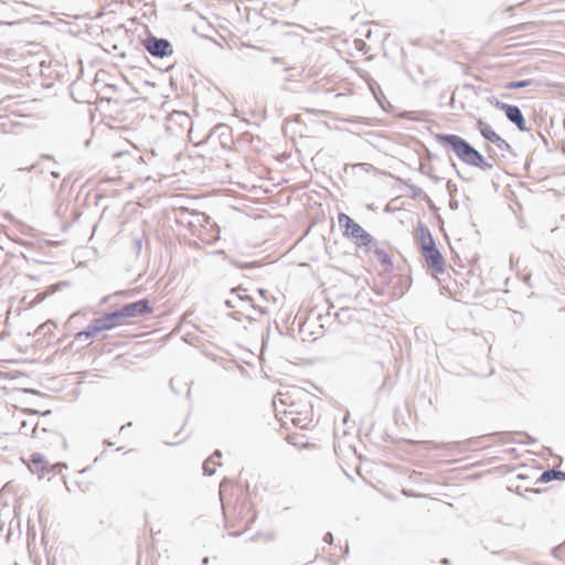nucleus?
Returning a JSON list of instances; mask_svg holds the SVG:
<instances>
[{"instance_id": "nucleus-1", "label": "nucleus", "mask_w": 565, "mask_h": 565, "mask_svg": "<svg viewBox=\"0 0 565 565\" xmlns=\"http://www.w3.org/2000/svg\"><path fill=\"white\" fill-rule=\"evenodd\" d=\"M435 140L444 148L451 150L465 164L478 168L482 171L493 169V163L470 145L465 138L455 134H436Z\"/></svg>"}, {"instance_id": "nucleus-2", "label": "nucleus", "mask_w": 565, "mask_h": 565, "mask_svg": "<svg viewBox=\"0 0 565 565\" xmlns=\"http://www.w3.org/2000/svg\"><path fill=\"white\" fill-rule=\"evenodd\" d=\"M338 221L340 226L344 228V236L354 239V243L359 247L364 246L367 247V249H372L374 238L359 223L344 213L339 214Z\"/></svg>"}, {"instance_id": "nucleus-3", "label": "nucleus", "mask_w": 565, "mask_h": 565, "mask_svg": "<svg viewBox=\"0 0 565 565\" xmlns=\"http://www.w3.org/2000/svg\"><path fill=\"white\" fill-rule=\"evenodd\" d=\"M245 289L242 287H235L232 288L230 294L233 296V298L226 299L224 305L230 309H244L257 312V315L264 316L266 315V310L257 305H255L253 298L248 295L243 294Z\"/></svg>"}, {"instance_id": "nucleus-4", "label": "nucleus", "mask_w": 565, "mask_h": 565, "mask_svg": "<svg viewBox=\"0 0 565 565\" xmlns=\"http://www.w3.org/2000/svg\"><path fill=\"white\" fill-rule=\"evenodd\" d=\"M142 45L153 57L163 58L172 55L173 53V49L169 40L157 38L152 34H149L142 40Z\"/></svg>"}, {"instance_id": "nucleus-5", "label": "nucleus", "mask_w": 565, "mask_h": 565, "mask_svg": "<svg viewBox=\"0 0 565 565\" xmlns=\"http://www.w3.org/2000/svg\"><path fill=\"white\" fill-rule=\"evenodd\" d=\"M476 127L487 141L493 143L502 151L512 152V147L510 143L500 135H498L489 124L479 118L477 119Z\"/></svg>"}, {"instance_id": "nucleus-6", "label": "nucleus", "mask_w": 565, "mask_h": 565, "mask_svg": "<svg viewBox=\"0 0 565 565\" xmlns=\"http://www.w3.org/2000/svg\"><path fill=\"white\" fill-rule=\"evenodd\" d=\"M425 263L431 271L443 274L445 271V259L437 245L422 252Z\"/></svg>"}, {"instance_id": "nucleus-7", "label": "nucleus", "mask_w": 565, "mask_h": 565, "mask_svg": "<svg viewBox=\"0 0 565 565\" xmlns=\"http://www.w3.org/2000/svg\"><path fill=\"white\" fill-rule=\"evenodd\" d=\"M122 313L127 321L137 317H142L152 312V307L148 299H139L134 302L126 303L121 307Z\"/></svg>"}, {"instance_id": "nucleus-8", "label": "nucleus", "mask_w": 565, "mask_h": 565, "mask_svg": "<svg viewBox=\"0 0 565 565\" xmlns=\"http://www.w3.org/2000/svg\"><path fill=\"white\" fill-rule=\"evenodd\" d=\"M499 109L504 111L508 120L514 124L520 131L524 132L530 130V128L526 126V120L519 106L505 104L499 105Z\"/></svg>"}, {"instance_id": "nucleus-9", "label": "nucleus", "mask_w": 565, "mask_h": 565, "mask_svg": "<svg viewBox=\"0 0 565 565\" xmlns=\"http://www.w3.org/2000/svg\"><path fill=\"white\" fill-rule=\"evenodd\" d=\"M209 216L199 211H190L189 209H181L178 213V222L181 224H185L189 227H194L196 225L203 226L206 223Z\"/></svg>"}, {"instance_id": "nucleus-10", "label": "nucleus", "mask_w": 565, "mask_h": 565, "mask_svg": "<svg viewBox=\"0 0 565 565\" xmlns=\"http://www.w3.org/2000/svg\"><path fill=\"white\" fill-rule=\"evenodd\" d=\"M188 124H190V117L185 113L174 111L169 116L166 128L171 135H179Z\"/></svg>"}, {"instance_id": "nucleus-11", "label": "nucleus", "mask_w": 565, "mask_h": 565, "mask_svg": "<svg viewBox=\"0 0 565 565\" xmlns=\"http://www.w3.org/2000/svg\"><path fill=\"white\" fill-rule=\"evenodd\" d=\"M100 319L103 321V327H105L106 331L113 330L116 327L128 323L125 315L122 313L121 308L103 315Z\"/></svg>"}, {"instance_id": "nucleus-12", "label": "nucleus", "mask_w": 565, "mask_h": 565, "mask_svg": "<svg viewBox=\"0 0 565 565\" xmlns=\"http://www.w3.org/2000/svg\"><path fill=\"white\" fill-rule=\"evenodd\" d=\"M106 331L105 327H103V321L100 317L94 319L84 330L77 332L75 334V340L79 341L82 339H89L97 335L100 332Z\"/></svg>"}, {"instance_id": "nucleus-13", "label": "nucleus", "mask_w": 565, "mask_h": 565, "mask_svg": "<svg viewBox=\"0 0 565 565\" xmlns=\"http://www.w3.org/2000/svg\"><path fill=\"white\" fill-rule=\"evenodd\" d=\"M32 473H36L39 478H43L49 472V466L44 456L40 452H34L31 456V463L29 466Z\"/></svg>"}, {"instance_id": "nucleus-14", "label": "nucleus", "mask_w": 565, "mask_h": 565, "mask_svg": "<svg viewBox=\"0 0 565 565\" xmlns=\"http://www.w3.org/2000/svg\"><path fill=\"white\" fill-rule=\"evenodd\" d=\"M417 232L422 252L436 245L435 238L426 225L419 224Z\"/></svg>"}, {"instance_id": "nucleus-15", "label": "nucleus", "mask_w": 565, "mask_h": 565, "mask_svg": "<svg viewBox=\"0 0 565 565\" xmlns=\"http://www.w3.org/2000/svg\"><path fill=\"white\" fill-rule=\"evenodd\" d=\"M554 480L564 481L565 472L556 467L546 469L536 479L535 484L547 483Z\"/></svg>"}, {"instance_id": "nucleus-16", "label": "nucleus", "mask_w": 565, "mask_h": 565, "mask_svg": "<svg viewBox=\"0 0 565 565\" xmlns=\"http://www.w3.org/2000/svg\"><path fill=\"white\" fill-rule=\"evenodd\" d=\"M214 137H217L220 139L221 143H224L223 138L224 139H228V137H230V128H228V126L227 125H223V124L214 126L211 129V131L209 132L206 139H212Z\"/></svg>"}, {"instance_id": "nucleus-17", "label": "nucleus", "mask_w": 565, "mask_h": 565, "mask_svg": "<svg viewBox=\"0 0 565 565\" xmlns=\"http://www.w3.org/2000/svg\"><path fill=\"white\" fill-rule=\"evenodd\" d=\"M19 430H20V434H22L24 436L31 435L32 437H35V438L40 437L39 424L38 423H33L32 420L31 422L23 420L21 423V426H20Z\"/></svg>"}, {"instance_id": "nucleus-18", "label": "nucleus", "mask_w": 565, "mask_h": 565, "mask_svg": "<svg viewBox=\"0 0 565 565\" xmlns=\"http://www.w3.org/2000/svg\"><path fill=\"white\" fill-rule=\"evenodd\" d=\"M405 185L409 190V196L414 200L430 201L429 196L417 185L405 182Z\"/></svg>"}, {"instance_id": "nucleus-19", "label": "nucleus", "mask_w": 565, "mask_h": 565, "mask_svg": "<svg viewBox=\"0 0 565 565\" xmlns=\"http://www.w3.org/2000/svg\"><path fill=\"white\" fill-rule=\"evenodd\" d=\"M376 256L377 260L383 265H392L391 256L383 249L377 246V243L374 241L371 249Z\"/></svg>"}, {"instance_id": "nucleus-20", "label": "nucleus", "mask_w": 565, "mask_h": 565, "mask_svg": "<svg viewBox=\"0 0 565 565\" xmlns=\"http://www.w3.org/2000/svg\"><path fill=\"white\" fill-rule=\"evenodd\" d=\"M533 83H534V81L531 78L530 79H521V81H511V82L505 83L503 85V88L513 90V89L527 87V86L532 85Z\"/></svg>"}, {"instance_id": "nucleus-21", "label": "nucleus", "mask_w": 565, "mask_h": 565, "mask_svg": "<svg viewBox=\"0 0 565 565\" xmlns=\"http://www.w3.org/2000/svg\"><path fill=\"white\" fill-rule=\"evenodd\" d=\"M215 466H220V463L213 460V458H207L203 463L204 475L213 476L215 473Z\"/></svg>"}, {"instance_id": "nucleus-22", "label": "nucleus", "mask_w": 565, "mask_h": 565, "mask_svg": "<svg viewBox=\"0 0 565 565\" xmlns=\"http://www.w3.org/2000/svg\"><path fill=\"white\" fill-rule=\"evenodd\" d=\"M284 71L289 73V74H288V76L286 77V81H287V82H291V81H294V78H295L296 76H301V74H302V73H303V71H305V67H301V70H300V71H297V68H296V67H294V66L285 65V70H284Z\"/></svg>"}, {"instance_id": "nucleus-23", "label": "nucleus", "mask_w": 565, "mask_h": 565, "mask_svg": "<svg viewBox=\"0 0 565 565\" xmlns=\"http://www.w3.org/2000/svg\"><path fill=\"white\" fill-rule=\"evenodd\" d=\"M488 103L490 105H492L493 107L498 108L499 109V105H505L507 103H503L501 100H499L495 96H489L487 98Z\"/></svg>"}, {"instance_id": "nucleus-24", "label": "nucleus", "mask_w": 565, "mask_h": 565, "mask_svg": "<svg viewBox=\"0 0 565 565\" xmlns=\"http://www.w3.org/2000/svg\"><path fill=\"white\" fill-rule=\"evenodd\" d=\"M247 310L244 309H235L233 312L228 313V316L235 320H241V317L245 315Z\"/></svg>"}, {"instance_id": "nucleus-25", "label": "nucleus", "mask_w": 565, "mask_h": 565, "mask_svg": "<svg viewBox=\"0 0 565 565\" xmlns=\"http://www.w3.org/2000/svg\"><path fill=\"white\" fill-rule=\"evenodd\" d=\"M132 243L136 252L139 254L142 248V237H135Z\"/></svg>"}, {"instance_id": "nucleus-26", "label": "nucleus", "mask_w": 565, "mask_h": 565, "mask_svg": "<svg viewBox=\"0 0 565 565\" xmlns=\"http://www.w3.org/2000/svg\"><path fill=\"white\" fill-rule=\"evenodd\" d=\"M513 436H524L529 439L527 444H534L536 440L532 437H530L526 433H522V431H515L513 433Z\"/></svg>"}, {"instance_id": "nucleus-27", "label": "nucleus", "mask_w": 565, "mask_h": 565, "mask_svg": "<svg viewBox=\"0 0 565 565\" xmlns=\"http://www.w3.org/2000/svg\"><path fill=\"white\" fill-rule=\"evenodd\" d=\"M323 542H326L327 544H332L333 543V535L331 532H327L323 536Z\"/></svg>"}, {"instance_id": "nucleus-28", "label": "nucleus", "mask_w": 565, "mask_h": 565, "mask_svg": "<svg viewBox=\"0 0 565 565\" xmlns=\"http://www.w3.org/2000/svg\"><path fill=\"white\" fill-rule=\"evenodd\" d=\"M271 62H273L274 64H280V65H282L284 67H285V65H287V64L284 62V60H282L281 57H277V56L273 57V58H271Z\"/></svg>"}, {"instance_id": "nucleus-29", "label": "nucleus", "mask_w": 565, "mask_h": 565, "mask_svg": "<svg viewBox=\"0 0 565 565\" xmlns=\"http://www.w3.org/2000/svg\"><path fill=\"white\" fill-rule=\"evenodd\" d=\"M429 178L431 179V181H433L434 183H439V182H441V180H443V178H440V177H438V175H435V174H431V173L429 174Z\"/></svg>"}, {"instance_id": "nucleus-30", "label": "nucleus", "mask_w": 565, "mask_h": 565, "mask_svg": "<svg viewBox=\"0 0 565 565\" xmlns=\"http://www.w3.org/2000/svg\"><path fill=\"white\" fill-rule=\"evenodd\" d=\"M447 190L450 194H452V191L456 190V185L451 183V181L447 182Z\"/></svg>"}, {"instance_id": "nucleus-31", "label": "nucleus", "mask_w": 565, "mask_h": 565, "mask_svg": "<svg viewBox=\"0 0 565 565\" xmlns=\"http://www.w3.org/2000/svg\"><path fill=\"white\" fill-rule=\"evenodd\" d=\"M221 457H222L221 450H215L210 458H213V460H215V458H221Z\"/></svg>"}, {"instance_id": "nucleus-32", "label": "nucleus", "mask_w": 565, "mask_h": 565, "mask_svg": "<svg viewBox=\"0 0 565 565\" xmlns=\"http://www.w3.org/2000/svg\"><path fill=\"white\" fill-rule=\"evenodd\" d=\"M451 166L455 168L457 175H458L460 179L465 180L463 175H462V174L460 173V171L457 169L456 163H455V162H452V163H451Z\"/></svg>"}, {"instance_id": "nucleus-33", "label": "nucleus", "mask_w": 565, "mask_h": 565, "mask_svg": "<svg viewBox=\"0 0 565 565\" xmlns=\"http://www.w3.org/2000/svg\"><path fill=\"white\" fill-rule=\"evenodd\" d=\"M34 168H35V164H31L30 167H26V168H19V169H18V171H24V170H26V171H31V170H33Z\"/></svg>"}, {"instance_id": "nucleus-34", "label": "nucleus", "mask_w": 565, "mask_h": 565, "mask_svg": "<svg viewBox=\"0 0 565 565\" xmlns=\"http://www.w3.org/2000/svg\"><path fill=\"white\" fill-rule=\"evenodd\" d=\"M419 170H420V172H422L423 174H427V175L429 177L430 171H428V169H425V167H424V166H420V169H419Z\"/></svg>"}, {"instance_id": "nucleus-35", "label": "nucleus", "mask_w": 565, "mask_h": 565, "mask_svg": "<svg viewBox=\"0 0 565 565\" xmlns=\"http://www.w3.org/2000/svg\"><path fill=\"white\" fill-rule=\"evenodd\" d=\"M486 149H487V152H488V157H489V159H492V153H491V152H492V149H491V147H490V146H487V148H486Z\"/></svg>"}, {"instance_id": "nucleus-36", "label": "nucleus", "mask_w": 565, "mask_h": 565, "mask_svg": "<svg viewBox=\"0 0 565 565\" xmlns=\"http://www.w3.org/2000/svg\"><path fill=\"white\" fill-rule=\"evenodd\" d=\"M440 563L444 564V565H450V559L449 558H443L440 561Z\"/></svg>"}, {"instance_id": "nucleus-37", "label": "nucleus", "mask_w": 565, "mask_h": 565, "mask_svg": "<svg viewBox=\"0 0 565 565\" xmlns=\"http://www.w3.org/2000/svg\"><path fill=\"white\" fill-rule=\"evenodd\" d=\"M51 174H52V177H53V178H55V179H58V178L61 177V175H60V173H58V172H56V171H52V172H51Z\"/></svg>"}, {"instance_id": "nucleus-38", "label": "nucleus", "mask_w": 565, "mask_h": 565, "mask_svg": "<svg viewBox=\"0 0 565 565\" xmlns=\"http://www.w3.org/2000/svg\"><path fill=\"white\" fill-rule=\"evenodd\" d=\"M174 384H175V379H171V381H170V386H171V388H172L173 391L175 390V388H174Z\"/></svg>"}, {"instance_id": "nucleus-39", "label": "nucleus", "mask_w": 565, "mask_h": 565, "mask_svg": "<svg viewBox=\"0 0 565 565\" xmlns=\"http://www.w3.org/2000/svg\"><path fill=\"white\" fill-rule=\"evenodd\" d=\"M207 563H209V557H204V558L202 559V564H203V565H206Z\"/></svg>"}, {"instance_id": "nucleus-40", "label": "nucleus", "mask_w": 565, "mask_h": 565, "mask_svg": "<svg viewBox=\"0 0 565 565\" xmlns=\"http://www.w3.org/2000/svg\"><path fill=\"white\" fill-rule=\"evenodd\" d=\"M513 8H514L513 6H509V7L505 9V11H507V12H511V11L513 10Z\"/></svg>"}, {"instance_id": "nucleus-41", "label": "nucleus", "mask_w": 565, "mask_h": 565, "mask_svg": "<svg viewBox=\"0 0 565 565\" xmlns=\"http://www.w3.org/2000/svg\"><path fill=\"white\" fill-rule=\"evenodd\" d=\"M42 158H43V159H52V156H50V154H43V156H42Z\"/></svg>"}, {"instance_id": "nucleus-42", "label": "nucleus", "mask_w": 565, "mask_h": 565, "mask_svg": "<svg viewBox=\"0 0 565 565\" xmlns=\"http://www.w3.org/2000/svg\"><path fill=\"white\" fill-rule=\"evenodd\" d=\"M246 318H247L248 320H255V317H253V316H250V315H246Z\"/></svg>"}, {"instance_id": "nucleus-43", "label": "nucleus", "mask_w": 565, "mask_h": 565, "mask_svg": "<svg viewBox=\"0 0 565 565\" xmlns=\"http://www.w3.org/2000/svg\"><path fill=\"white\" fill-rule=\"evenodd\" d=\"M258 292L264 296V294L266 292L264 289H258Z\"/></svg>"}, {"instance_id": "nucleus-44", "label": "nucleus", "mask_w": 565, "mask_h": 565, "mask_svg": "<svg viewBox=\"0 0 565 565\" xmlns=\"http://www.w3.org/2000/svg\"><path fill=\"white\" fill-rule=\"evenodd\" d=\"M6 218L12 221L13 220V216L12 215H7Z\"/></svg>"}, {"instance_id": "nucleus-45", "label": "nucleus", "mask_w": 565, "mask_h": 565, "mask_svg": "<svg viewBox=\"0 0 565 565\" xmlns=\"http://www.w3.org/2000/svg\"><path fill=\"white\" fill-rule=\"evenodd\" d=\"M130 425H131L130 423L127 424V426H130ZM125 427H126V425H122L120 430L125 429Z\"/></svg>"}, {"instance_id": "nucleus-46", "label": "nucleus", "mask_w": 565, "mask_h": 565, "mask_svg": "<svg viewBox=\"0 0 565 565\" xmlns=\"http://www.w3.org/2000/svg\"><path fill=\"white\" fill-rule=\"evenodd\" d=\"M501 552L499 551H493L492 554L497 555V554H500Z\"/></svg>"}, {"instance_id": "nucleus-47", "label": "nucleus", "mask_w": 565, "mask_h": 565, "mask_svg": "<svg viewBox=\"0 0 565 565\" xmlns=\"http://www.w3.org/2000/svg\"><path fill=\"white\" fill-rule=\"evenodd\" d=\"M292 424L297 425V419L292 418Z\"/></svg>"}, {"instance_id": "nucleus-48", "label": "nucleus", "mask_w": 565, "mask_h": 565, "mask_svg": "<svg viewBox=\"0 0 565 565\" xmlns=\"http://www.w3.org/2000/svg\"><path fill=\"white\" fill-rule=\"evenodd\" d=\"M507 559H511V553H508Z\"/></svg>"}, {"instance_id": "nucleus-49", "label": "nucleus", "mask_w": 565, "mask_h": 565, "mask_svg": "<svg viewBox=\"0 0 565 565\" xmlns=\"http://www.w3.org/2000/svg\"><path fill=\"white\" fill-rule=\"evenodd\" d=\"M507 559H511V553H508Z\"/></svg>"}, {"instance_id": "nucleus-50", "label": "nucleus", "mask_w": 565, "mask_h": 565, "mask_svg": "<svg viewBox=\"0 0 565 565\" xmlns=\"http://www.w3.org/2000/svg\"><path fill=\"white\" fill-rule=\"evenodd\" d=\"M562 122H563V126H564V129H565V118L562 120Z\"/></svg>"}]
</instances>
